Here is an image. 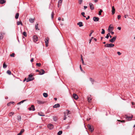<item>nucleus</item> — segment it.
I'll list each match as a JSON object with an SVG mask.
<instances>
[{
  "label": "nucleus",
  "instance_id": "680f3d73",
  "mask_svg": "<svg viewBox=\"0 0 135 135\" xmlns=\"http://www.w3.org/2000/svg\"><path fill=\"white\" fill-rule=\"evenodd\" d=\"M117 29H118L119 30H120L121 29V27H118L117 28Z\"/></svg>",
  "mask_w": 135,
  "mask_h": 135
},
{
  "label": "nucleus",
  "instance_id": "774afa93",
  "mask_svg": "<svg viewBox=\"0 0 135 135\" xmlns=\"http://www.w3.org/2000/svg\"><path fill=\"white\" fill-rule=\"evenodd\" d=\"M127 16H128V15H125L124 16V17L125 18H126V17H127Z\"/></svg>",
  "mask_w": 135,
  "mask_h": 135
},
{
  "label": "nucleus",
  "instance_id": "de8ad7c7",
  "mask_svg": "<svg viewBox=\"0 0 135 135\" xmlns=\"http://www.w3.org/2000/svg\"><path fill=\"white\" fill-rule=\"evenodd\" d=\"M66 119V114H64V120H65Z\"/></svg>",
  "mask_w": 135,
  "mask_h": 135
},
{
  "label": "nucleus",
  "instance_id": "6e6d98bb",
  "mask_svg": "<svg viewBox=\"0 0 135 135\" xmlns=\"http://www.w3.org/2000/svg\"><path fill=\"white\" fill-rule=\"evenodd\" d=\"M80 69L81 70V71H83V69L82 68L81 65H80Z\"/></svg>",
  "mask_w": 135,
  "mask_h": 135
},
{
  "label": "nucleus",
  "instance_id": "864d4df0",
  "mask_svg": "<svg viewBox=\"0 0 135 135\" xmlns=\"http://www.w3.org/2000/svg\"><path fill=\"white\" fill-rule=\"evenodd\" d=\"M117 54L119 55H120L122 54L119 51L117 52Z\"/></svg>",
  "mask_w": 135,
  "mask_h": 135
},
{
  "label": "nucleus",
  "instance_id": "09e8293b",
  "mask_svg": "<svg viewBox=\"0 0 135 135\" xmlns=\"http://www.w3.org/2000/svg\"><path fill=\"white\" fill-rule=\"evenodd\" d=\"M14 56H15V54L14 53H13L11 54L10 55V56L11 57H14Z\"/></svg>",
  "mask_w": 135,
  "mask_h": 135
},
{
  "label": "nucleus",
  "instance_id": "1a4fd4ad",
  "mask_svg": "<svg viewBox=\"0 0 135 135\" xmlns=\"http://www.w3.org/2000/svg\"><path fill=\"white\" fill-rule=\"evenodd\" d=\"M89 4L91 9V10H93L94 8L93 4L91 3H89Z\"/></svg>",
  "mask_w": 135,
  "mask_h": 135
},
{
  "label": "nucleus",
  "instance_id": "72a5a7b5",
  "mask_svg": "<svg viewBox=\"0 0 135 135\" xmlns=\"http://www.w3.org/2000/svg\"><path fill=\"white\" fill-rule=\"evenodd\" d=\"M103 12V10L102 9H100L98 15H100L101 14L102 12Z\"/></svg>",
  "mask_w": 135,
  "mask_h": 135
},
{
  "label": "nucleus",
  "instance_id": "4d7b16f0",
  "mask_svg": "<svg viewBox=\"0 0 135 135\" xmlns=\"http://www.w3.org/2000/svg\"><path fill=\"white\" fill-rule=\"evenodd\" d=\"M33 58H32L30 60L31 62H33Z\"/></svg>",
  "mask_w": 135,
  "mask_h": 135
},
{
  "label": "nucleus",
  "instance_id": "473e14b6",
  "mask_svg": "<svg viewBox=\"0 0 135 135\" xmlns=\"http://www.w3.org/2000/svg\"><path fill=\"white\" fill-rule=\"evenodd\" d=\"M7 66L6 65L5 63H4L3 65V67L4 68H7Z\"/></svg>",
  "mask_w": 135,
  "mask_h": 135
},
{
  "label": "nucleus",
  "instance_id": "a18cd8bd",
  "mask_svg": "<svg viewBox=\"0 0 135 135\" xmlns=\"http://www.w3.org/2000/svg\"><path fill=\"white\" fill-rule=\"evenodd\" d=\"M3 36L2 33L0 34V39H2L3 38Z\"/></svg>",
  "mask_w": 135,
  "mask_h": 135
},
{
  "label": "nucleus",
  "instance_id": "e433bc0d",
  "mask_svg": "<svg viewBox=\"0 0 135 135\" xmlns=\"http://www.w3.org/2000/svg\"><path fill=\"white\" fill-rule=\"evenodd\" d=\"M7 73L9 75H11V72L9 70H8L7 71Z\"/></svg>",
  "mask_w": 135,
  "mask_h": 135
},
{
  "label": "nucleus",
  "instance_id": "2eb2a0df",
  "mask_svg": "<svg viewBox=\"0 0 135 135\" xmlns=\"http://www.w3.org/2000/svg\"><path fill=\"white\" fill-rule=\"evenodd\" d=\"M45 73V71L42 69L41 70V71H39V74L40 75H42Z\"/></svg>",
  "mask_w": 135,
  "mask_h": 135
},
{
  "label": "nucleus",
  "instance_id": "5fc2aeb1",
  "mask_svg": "<svg viewBox=\"0 0 135 135\" xmlns=\"http://www.w3.org/2000/svg\"><path fill=\"white\" fill-rule=\"evenodd\" d=\"M90 80L91 81V82L92 83V84H93V82L94 81V80L93 79L91 78H90Z\"/></svg>",
  "mask_w": 135,
  "mask_h": 135
},
{
  "label": "nucleus",
  "instance_id": "ea45409f",
  "mask_svg": "<svg viewBox=\"0 0 135 135\" xmlns=\"http://www.w3.org/2000/svg\"><path fill=\"white\" fill-rule=\"evenodd\" d=\"M53 120H54V121H56V120H57V119L55 116H54L53 117Z\"/></svg>",
  "mask_w": 135,
  "mask_h": 135
},
{
  "label": "nucleus",
  "instance_id": "8fccbe9b",
  "mask_svg": "<svg viewBox=\"0 0 135 135\" xmlns=\"http://www.w3.org/2000/svg\"><path fill=\"white\" fill-rule=\"evenodd\" d=\"M91 32L90 34L89 35V36H91V35L92 34V33L94 32V31L93 30H91Z\"/></svg>",
  "mask_w": 135,
  "mask_h": 135
},
{
  "label": "nucleus",
  "instance_id": "412c9836",
  "mask_svg": "<svg viewBox=\"0 0 135 135\" xmlns=\"http://www.w3.org/2000/svg\"><path fill=\"white\" fill-rule=\"evenodd\" d=\"M60 107V104H57L54 105L53 106V107L54 108H56L57 107Z\"/></svg>",
  "mask_w": 135,
  "mask_h": 135
},
{
  "label": "nucleus",
  "instance_id": "13d9d810",
  "mask_svg": "<svg viewBox=\"0 0 135 135\" xmlns=\"http://www.w3.org/2000/svg\"><path fill=\"white\" fill-rule=\"evenodd\" d=\"M89 18H90V16H88L86 18V20H88V19Z\"/></svg>",
  "mask_w": 135,
  "mask_h": 135
},
{
  "label": "nucleus",
  "instance_id": "79ce46f5",
  "mask_svg": "<svg viewBox=\"0 0 135 135\" xmlns=\"http://www.w3.org/2000/svg\"><path fill=\"white\" fill-rule=\"evenodd\" d=\"M36 65L37 66L40 67L41 66V64L40 63H37L36 64Z\"/></svg>",
  "mask_w": 135,
  "mask_h": 135
},
{
  "label": "nucleus",
  "instance_id": "c9c22d12",
  "mask_svg": "<svg viewBox=\"0 0 135 135\" xmlns=\"http://www.w3.org/2000/svg\"><path fill=\"white\" fill-rule=\"evenodd\" d=\"M81 60L82 61V64L83 65H85V64L84 63V61H83V58H82V56L81 55Z\"/></svg>",
  "mask_w": 135,
  "mask_h": 135
},
{
  "label": "nucleus",
  "instance_id": "f257e3e1",
  "mask_svg": "<svg viewBox=\"0 0 135 135\" xmlns=\"http://www.w3.org/2000/svg\"><path fill=\"white\" fill-rule=\"evenodd\" d=\"M34 79V78L33 77V75L30 74L28 75V77L27 79V82L33 80Z\"/></svg>",
  "mask_w": 135,
  "mask_h": 135
},
{
  "label": "nucleus",
  "instance_id": "6ab92c4d",
  "mask_svg": "<svg viewBox=\"0 0 135 135\" xmlns=\"http://www.w3.org/2000/svg\"><path fill=\"white\" fill-rule=\"evenodd\" d=\"M125 117V118H126L127 119H128V120H130L132 118L133 116H132L131 117L127 116H126Z\"/></svg>",
  "mask_w": 135,
  "mask_h": 135
},
{
  "label": "nucleus",
  "instance_id": "39448f33",
  "mask_svg": "<svg viewBox=\"0 0 135 135\" xmlns=\"http://www.w3.org/2000/svg\"><path fill=\"white\" fill-rule=\"evenodd\" d=\"M49 38L48 37L46 38L45 40V45L46 47H47L48 46V44L49 43Z\"/></svg>",
  "mask_w": 135,
  "mask_h": 135
},
{
  "label": "nucleus",
  "instance_id": "7ed1b4c3",
  "mask_svg": "<svg viewBox=\"0 0 135 135\" xmlns=\"http://www.w3.org/2000/svg\"><path fill=\"white\" fill-rule=\"evenodd\" d=\"M88 127L89 131L91 132H92L94 130L93 127V126H91L89 124H88Z\"/></svg>",
  "mask_w": 135,
  "mask_h": 135
},
{
  "label": "nucleus",
  "instance_id": "cd10ccee",
  "mask_svg": "<svg viewBox=\"0 0 135 135\" xmlns=\"http://www.w3.org/2000/svg\"><path fill=\"white\" fill-rule=\"evenodd\" d=\"M17 25H19L21 24L22 26V23L21 21H17Z\"/></svg>",
  "mask_w": 135,
  "mask_h": 135
},
{
  "label": "nucleus",
  "instance_id": "5701e85b",
  "mask_svg": "<svg viewBox=\"0 0 135 135\" xmlns=\"http://www.w3.org/2000/svg\"><path fill=\"white\" fill-rule=\"evenodd\" d=\"M38 115L41 116H45L44 114L42 112H39L38 113Z\"/></svg>",
  "mask_w": 135,
  "mask_h": 135
},
{
  "label": "nucleus",
  "instance_id": "7c9ffc66",
  "mask_svg": "<svg viewBox=\"0 0 135 135\" xmlns=\"http://www.w3.org/2000/svg\"><path fill=\"white\" fill-rule=\"evenodd\" d=\"M62 133V131H59L57 133L58 135H61Z\"/></svg>",
  "mask_w": 135,
  "mask_h": 135
},
{
  "label": "nucleus",
  "instance_id": "69168bd1",
  "mask_svg": "<svg viewBox=\"0 0 135 135\" xmlns=\"http://www.w3.org/2000/svg\"><path fill=\"white\" fill-rule=\"evenodd\" d=\"M10 102L11 103V104H13L14 103V102Z\"/></svg>",
  "mask_w": 135,
  "mask_h": 135
},
{
  "label": "nucleus",
  "instance_id": "603ef678",
  "mask_svg": "<svg viewBox=\"0 0 135 135\" xmlns=\"http://www.w3.org/2000/svg\"><path fill=\"white\" fill-rule=\"evenodd\" d=\"M121 17V16L120 15H118L117 17L118 19V20H119L120 19Z\"/></svg>",
  "mask_w": 135,
  "mask_h": 135
},
{
  "label": "nucleus",
  "instance_id": "3c124183",
  "mask_svg": "<svg viewBox=\"0 0 135 135\" xmlns=\"http://www.w3.org/2000/svg\"><path fill=\"white\" fill-rule=\"evenodd\" d=\"M117 120L118 121L122 123H124V122H125V121L124 120Z\"/></svg>",
  "mask_w": 135,
  "mask_h": 135
},
{
  "label": "nucleus",
  "instance_id": "6e6552de",
  "mask_svg": "<svg viewBox=\"0 0 135 135\" xmlns=\"http://www.w3.org/2000/svg\"><path fill=\"white\" fill-rule=\"evenodd\" d=\"M33 41L34 42H36L38 40V38L36 36H34L33 37Z\"/></svg>",
  "mask_w": 135,
  "mask_h": 135
},
{
  "label": "nucleus",
  "instance_id": "052dcab7",
  "mask_svg": "<svg viewBox=\"0 0 135 135\" xmlns=\"http://www.w3.org/2000/svg\"><path fill=\"white\" fill-rule=\"evenodd\" d=\"M11 104V103L9 102V103H8L7 105L8 106H9Z\"/></svg>",
  "mask_w": 135,
  "mask_h": 135
},
{
  "label": "nucleus",
  "instance_id": "9b49d317",
  "mask_svg": "<svg viewBox=\"0 0 135 135\" xmlns=\"http://www.w3.org/2000/svg\"><path fill=\"white\" fill-rule=\"evenodd\" d=\"M73 97L74 98L75 100H77L78 98V96L75 94H73Z\"/></svg>",
  "mask_w": 135,
  "mask_h": 135
},
{
  "label": "nucleus",
  "instance_id": "bf43d9fd",
  "mask_svg": "<svg viewBox=\"0 0 135 135\" xmlns=\"http://www.w3.org/2000/svg\"><path fill=\"white\" fill-rule=\"evenodd\" d=\"M84 9H85L87 8V6H84Z\"/></svg>",
  "mask_w": 135,
  "mask_h": 135
},
{
  "label": "nucleus",
  "instance_id": "423d86ee",
  "mask_svg": "<svg viewBox=\"0 0 135 135\" xmlns=\"http://www.w3.org/2000/svg\"><path fill=\"white\" fill-rule=\"evenodd\" d=\"M47 127L49 129H51L53 128V126L52 124H49L47 125Z\"/></svg>",
  "mask_w": 135,
  "mask_h": 135
},
{
  "label": "nucleus",
  "instance_id": "9d476101",
  "mask_svg": "<svg viewBox=\"0 0 135 135\" xmlns=\"http://www.w3.org/2000/svg\"><path fill=\"white\" fill-rule=\"evenodd\" d=\"M111 25H110L109 27L108 28V30L109 32H110V31H112L113 30V27L110 26Z\"/></svg>",
  "mask_w": 135,
  "mask_h": 135
},
{
  "label": "nucleus",
  "instance_id": "f8f14e48",
  "mask_svg": "<svg viewBox=\"0 0 135 135\" xmlns=\"http://www.w3.org/2000/svg\"><path fill=\"white\" fill-rule=\"evenodd\" d=\"M99 20V18L98 17H94L93 18V20L95 22L98 21Z\"/></svg>",
  "mask_w": 135,
  "mask_h": 135
},
{
  "label": "nucleus",
  "instance_id": "dca6fc26",
  "mask_svg": "<svg viewBox=\"0 0 135 135\" xmlns=\"http://www.w3.org/2000/svg\"><path fill=\"white\" fill-rule=\"evenodd\" d=\"M112 14L113 15L114 14L115 12V9L114 8V6L112 7Z\"/></svg>",
  "mask_w": 135,
  "mask_h": 135
},
{
  "label": "nucleus",
  "instance_id": "e2e57ef3",
  "mask_svg": "<svg viewBox=\"0 0 135 135\" xmlns=\"http://www.w3.org/2000/svg\"><path fill=\"white\" fill-rule=\"evenodd\" d=\"M110 32L111 33V34L112 35L114 34V33L112 31L111 32Z\"/></svg>",
  "mask_w": 135,
  "mask_h": 135
},
{
  "label": "nucleus",
  "instance_id": "c85d7f7f",
  "mask_svg": "<svg viewBox=\"0 0 135 135\" xmlns=\"http://www.w3.org/2000/svg\"><path fill=\"white\" fill-rule=\"evenodd\" d=\"M44 96L46 98L48 96L47 94L46 93H44L43 94Z\"/></svg>",
  "mask_w": 135,
  "mask_h": 135
},
{
  "label": "nucleus",
  "instance_id": "f704fd0d",
  "mask_svg": "<svg viewBox=\"0 0 135 135\" xmlns=\"http://www.w3.org/2000/svg\"><path fill=\"white\" fill-rule=\"evenodd\" d=\"M23 35L25 37H26L27 36L26 33L25 32H23Z\"/></svg>",
  "mask_w": 135,
  "mask_h": 135
},
{
  "label": "nucleus",
  "instance_id": "37998d69",
  "mask_svg": "<svg viewBox=\"0 0 135 135\" xmlns=\"http://www.w3.org/2000/svg\"><path fill=\"white\" fill-rule=\"evenodd\" d=\"M38 24H37L35 26V29L36 30H37V29H38V30H39V29H38Z\"/></svg>",
  "mask_w": 135,
  "mask_h": 135
},
{
  "label": "nucleus",
  "instance_id": "338daca9",
  "mask_svg": "<svg viewBox=\"0 0 135 135\" xmlns=\"http://www.w3.org/2000/svg\"><path fill=\"white\" fill-rule=\"evenodd\" d=\"M91 41V39H90L89 40V43L90 44Z\"/></svg>",
  "mask_w": 135,
  "mask_h": 135
},
{
  "label": "nucleus",
  "instance_id": "f3484780",
  "mask_svg": "<svg viewBox=\"0 0 135 135\" xmlns=\"http://www.w3.org/2000/svg\"><path fill=\"white\" fill-rule=\"evenodd\" d=\"M64 113L66 115H68L70 113V112L69 110H67L66 112H64Z\"/></svg>",
  "mask_w": 135,
  "mask_h": 135
},
{
  "label": "nucleus",
  "instance_id": "a211bd4d",
  "mask_svg": "<svg viewBox=\"0 0 135 135\" xmlns=\"http://www.w3.org/2000/svg\"><path fill=\"white\" fill-rule=\"evenodd\" d=\"M77 25H79L80 27H81L83 26V23L82 22H79L77 23Z\"/></svg>",
  "mask_w": 135,
  "mask_h": 135
},
{
  "label": "nucleus",
  "instance_id": "c756f323",
  "mask_svg": "<svg viewBox=\"0 0 135 135\" xmlns=\"http://www.w3.org/2000/svg\"><path fill=\"white\" fill-rule=\"evenodd\" d=\"M14 114V112H11L9 113V116H11L12 115Z\"/></svg>",
  "mask_w": 135,
  "mask_h": 135
},
{
  "label": "nucleus",
  "instance_id": "58836bf2",
  "mask_svg": "<svg viewBox=\"0 0 135 135\" xmlns=\"http://www.w3.org/2000/svg\"><path fill=\"white\" fill-rule=\"evenodd\" d=\"M109 35H110V33H108L107 35V36L105 37L107 39H108L109 38Z\"/></svg>",
  "mask_w": 135,
  "mask_h": 135
},
{
  "label": "nucleus",
  "instance_id": "bb28decb",
  "mask_svg": "<svg viewBox=\"0 0 135 135\" xmlns=\"http://www.w3.org/2000/svg\"><path fill=\"white\" fill-rule=\"evenodd\" d=\"M19 16V14L18 13H16L15 16V18L16 19H18V18Z\"/></svg>",
  "mask_w": 135,
  "mask_h": 135
},
{
  "label": "nucleus",
  "instance_id": "a878e982",
  "mask_svg": "<svg viewBox=\"0 0 135 135\" xmlns=\"http://www.w3.org/2000/svg\"><path fill=\"white\" fill-rule=\"evenodd\" d=\"M27 100H22L20 102L18 103V105L20 104L21 103H23L25 101Z\"/></svg>",
  "mask_w": 135,
  "mask_h": 135
},
{
  "label": "nucleus",
  "instance_id": "49530a36",
  "mask_svg": "<svg viewBox=\"0 0 135 135\" xmlns=\"http://www.w3.org/2000/svg\"><path fill=\"white\" fill-rule=\"evenodd\" d=\"M81 15L84 17H85L86 16L84 15H85V13L84 12H82L81 13Z\"/></svg>",
  "mask_w": 135,
  "mask_h": 135
},
{
  "label": "nucleus",
  "instance_id": "4be33fe9",
  "mask_svg": "<svg viewBox=\"0 0 135 135\" xmlns=\"http://www.w3.org/2000/svg\"><path fill=\"white\" fill-rule=\"evenodd\" d=\"M35 18L32 19V18H30L29 19V21L31 23H33L34 22Z\"/></svg>",
  "mask_w": 135,
  "mask_h": 135
},
{
  "label": "nucleus",
  "instance_id": "b1692460",
  "mask_svg": "<svg viewBox=\"0 0 135 135\" xmlns=\"http://www.w3.org/2000/svg\"><path fill=\"white\" fill-rule=\"evenodd\" d=\"M17 120L19 121H20L21 120V117L20 115H18L17 116Z\"/></svg>",
  "mask_w": 135,
  "mask_h": 135
},
{
  "label": "nucleus",
  "instance_id": "20e7f679",
  "mask_svg": "<svg viewBox=\"0 0 135 135\" xmlns=\"http://www.w3.org/2000/svg\"><path fill=\"white\" fill-rule=\"evenodd\" d=\"M116 38V36H114L111 39L109 40V41L111 43H113L115 40Z\"/></svg>",
  "mask_w": 135,
  "mask_h": 135
},
{
  "label": "nucleus",
  "instance_id": "4c0bfd02",
  "mask_svg": "<svg viewBox=\"0 0 135 135\" xmlns=\"http://www.w3.org/2000/svg\"><path fill=\"white\" fill-rule=\"evenodd\" d=\"M54 13L53 12H52L51 13V17L52 19L54 17Z\"/></svg>",
  "mask_w": 135,
  "mask_h": 135
},
{
  "label": "nucleus",
  "instance_id": "4468645a",
  "mask_svg": "<svg viewBox=\"0 0 135 135\" xmlns=\"http://www.w3.org/2000/svg\"><path fill=\"white\" fill-rule=\"evenodd\" d=\"M24 131L25 130L24 129H22L20 133L18 134L17 135H21L24 132Z\"/></svg>",
  "mask_w": 135,
  "mask_h": 135
},
{
  "label": "nucleus",
  "instance_id": "f03ea898",
  "mask_svg": "<svg viewBox=\"0 0 135 135\" xmlns=\"http://www.w3.org/2000/svg\"><path fill=\"white\" fill-rule=\"evenodd\" d=\"M114 46V45L112 44H107L104 45V46L105 47L110 48L112 47H113Z\"/></svg>",
  "mask_w": 135,
  "mask_h": 135
},
{
  "label": "nucleus",
  "instance_id": "ddd939ff",
  "mask_svg": "<svg viewBox=\"0 0 135 135\" xmlns=\"http://www.w3.org/2000/svg\"><path fill=\"white\" fill-rule=\"evenodd\" d=\"M62 1V0H59L58 2V7H59V6H61Z\"/></svg>",
  "mask_w": 135,
  "mask_h": 135
},
{
  "label": "nucleus",
  "instance_id": "a19ab883",
  "mask_svg": "<svg viewBox=\"0 0 135 135\" xmlns=\"http://www.w3.org/2000/svg\"><path fill=\"white\" fill-rule=\"evenodd\" d=\"M102 32H101V33L102 34H104V33H105V30H104L103 29H102Z\"/></svg>",
  "mask_w": 135,
  "mask_h": 135
},
{
  "label": "nucleus",
  "instance_id": "0e129e2a",
  "mask_svg": "<svg viewBox=\"0 0 135 135\" xmlns=\"http://www.w3.org/2000/svg\"><path fill=\"white\" fill-rule=\"evenodd\" d=\"M61 18L60 17H59L58 18V20L59 21H60L61 20Z\"/></svg>",
  "mask_w": 135,
  "mask_h": 135
},
{
  "label": "nucleus",
  "instance_id": "aec40b11",
  "mask_svg": "<svg viewBox=\"0 0 135 135\" xmlns=\"http://www.w3.org/2000/svg\"><path fill=\"white\" fill-rule=\"evenodd\" d=\"M37 103L39 104H43L44 103V102L39 100H37Z\"/></svg>",
  "mask_w": 135,
  "mask_h": 135
},
{
  "label": "nucleus",
  "instance_id": "393cba45",
  "mask_svg": "<svg viewBox=\"0 0 135 135\" xmlns=\"http://www.w3.org/2000/svg\"><path fill=\"white\" fill-rule=\"evenodd\" d=\"M6 1L4 0H1L0 1V3L1 4H3L5 3Z\"/></svg>",
  "mask_w": 135,
  "mask_h": 135
},
{
  "label": "nucleus",
  "instance_id": "c03bdc74",
  "mask_svg": "<svg viewBox=\"0 0 135 135\" xmlns=\"http://www.w3.org/2000/svg\"><path fill=\"white\" fill-rule=\"evenodd\" d=\"M83 2V0H79V4H81Z\"/></svg>",
  "mask_w": 135,
  "mask_h": 135
},
{
  "label": "nucleus",
  "instance_id": "0eeeda50",
  "mask_svg": "<svg viewBox=\"0 0 135 135\" xmlns=\"http://www.w3.org/2000/svg\"><path fill=\"white\" fill-rule=\"evenodd\" d=\"M28 109L30 110H32L33 111H34L35 110V107L33 105H31V107L29 108Z\"/></svg>",
  "mask_w": 135,
  "mask_h": 135
},
{
  "label": "nucleus",
  "instance_id": "2f4dec72",
  "mask_svg": "<svg viewBox=\"0 0 135 135\" xmlns=\"http://www.w3.org/2000/svg\"><path fill=\"white\" fill-rule=\"evenodd\" d=\"M91 99L89 97H88L87 100L89 102H91Z\"/></svg>",
  "mask_w": 135,
  "mask_h": 135
}]
</instances>
